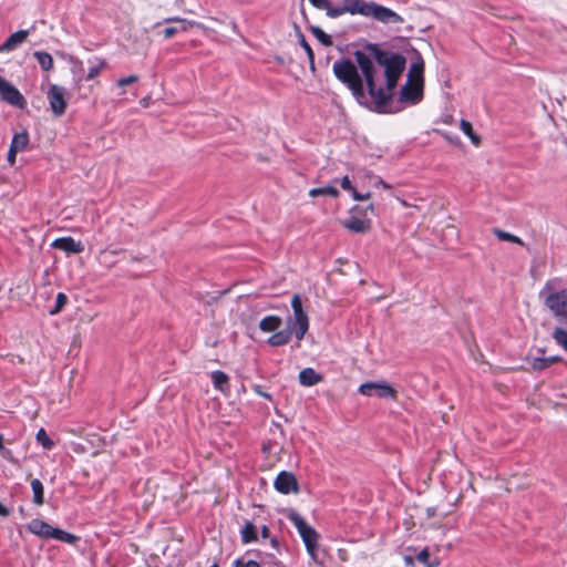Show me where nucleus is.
<instances>
[{
	"label": "nucleus",
	"mask_w": 567,
	"mask_h": 567,
	"mask_svg": "<svg viewBox=\"0 0 567 567\" xmlns=\"http://www.w3.org/2000/svg\"><path fill=\"white\" fill-rule=\"evenodd\" d=\"M354 59L357 65L348 59L334 61L332 70L336 78L351 91L360 105L383 112L405 69L404 56L378 52L374 62L364 52L355 51Z\"/></svg>",
	"instance_id": "1"
},
{
	"label": "nucleus",
	"mask_w": 567,
	"mask_h": 567,
	"mask_svg": "<svg viewBox=\"0 0 567 567\" xmlns=\"http://www.w3.org/2000/svg\"><path fill=\"white\" fill-rule=\"evenodd\" d=\"M336 9L329 12V18H338L342 14L350 13L352 16L360 14L367 18H373L381 23H402L403 18L384 6L373 1L367 2L364 0H342V6L334 7Z\"/></svg>",
	"instance_id": "2"
},
{
	"label": "nucleus",
	"mask_w": 567,
	"mask_h": 567,
	"mask_svg": "<svg viewBox=\"0 0 567 567\" xmlns=\"http://www.w3.org/2000/svg\"><path fill=\"white\" fill-rule=\"evenodd\" d=\"M27 530L43 539H56L68 544H74L79 539L74 534L56 528L47 522L34 518L25 525Z\"/></svg>",
	"instance_id": "3"
},
{
	"label": "nucleus",
	"mask_w": 567,
	"mask_h": 567,
	"mask_svg": "<svg viewBox=\"0 0 567 567\" xmlns=\"http://www.w3.org/2000/svg\"><path fill=\"white\" fill-rule=\"evenodd\" d=\"M545 291H549L544 298L545 307L554 318L567 326V290L550 291V282L548 281L540 291V296H544Z\"/></svg>",
	"instance_id": "4"
},
{
	"label": "nucleus",
	"mask_w": 567,
	"mask_h": 567,
	"mask_svg": "<svg viewBox=\"0 0 567 567\" xmlns=\"http://www.w3.org/2000/svg\"><path fill=\"white\" fill-rule=\"evenodd\" d=\"M288 518L297 528L302 542L305 543L308 554L313 560H316L319 534L313 527L307 524V522L297 512H290L288 514Z\"/></svg>",
	"instance_id": "5"
},
{
	"label": "nucleus",
	"mask_w": 567,
	"mask_h": 567,
	"mask_svg": "<svg viewBox=\"0 0 567 567\" xmlns=\"http://www.w3.org/2000/svg\"><path fill=\"white\" fill-rule=\"evenodd\" d=\"M291 307L293 316L287 320L288 328L293 331V334L298 341L302 340L309 329V318L303 311L302 301L298 293L291 298Z\"/></svg>",
	"instance_id": "6"
},
{
	"label": "nucleus",
	"mask_w": 567,
	"mask_h": 567,
	"mask_svg": "<svg viewBox=\"0 0 567 567\" xmlns=\"http://www.w3.org/2000/svg\"><path fill=\"white\" fill-rule=\"evenodd\" d=\"M359 392L367 396L396 399V391L386 382H367L359 386Z\"/></svg>",
	"instance_id": "7"
},
{
	"label": "nucleus",
	"mask_w": 567,
	"mask_h": 567,
	"mask_svg": "<svg viewBox=\"0 0 567 567\" xmlns=\"http://www.w3.org/2000/svg\"><path fill=\"white\" fill-rule=\"evenodd\" d=\"M66 91L63 86L51 84L48 91L50 109L55 116L64 114L66 109Z\"/></svg>",
	"instance_id": "8"
},
{
	"label": "nucleus",
	"mask_w": 567,
	"mask_h": 567,
	"mask_svg": "<svg viewBox=\"0 0 567 567\" xmlns=\"http://www.w3.org/2000/svg\"><path fill=\"white\" fill-rule=\"evenodd\" d=\"M423 96V83L422 81H415L408 79L406 83L400 90V102L416 104L422 100Z\"/></svg>",
	"instance_id": "9"
},
{
	"label": "nucleus",
	"mask_w": 567,
	"mask_h": 567,
	"mask_svg": "<svg viewBox=\"0 0 567 567\" xmlns=\"http://www.w3.org/2000/svg\"><path fill=\"white\" fill-rule=\"evenodd\" d=\"M274 486L281 494H289L291 492L298 493L299 491L295 475L286 471H282L277 475Z\"/></svg>",
	"instance_id": "10"
},
{
	"label": "nucleus",
	"mask_w": 567,
	"mask_h": 567,
	"mask_svg": "<svg viewBox=\"0 0 567 567\" xmlns=\"http://www.w3.org/2000/svg\"><path fill=\"white\" fill-rule=\"evenodd\" d=\"M0 94L11 105L23 107L25 104V100L18 89L4 80H0Z\"/></svg>",
	"instance_id": "11"
},
{
	"label": "nucleus",
	"mask_w": 567,
	"mask_h": 567,
	"mask_svg": "<svg viewBox=\"0 0 567 567\" xmlns=\"http://www.w3.org/2000/svg\"><path fill=\"white\" fill-rule=\"evenodd\" d=\"M52 247L68 254H80L84 250V245L81 241L74 240L72 237L56 238L52 243Z\"/></svg>",
	"instance_id": "12"
},
{
	"label": "nucleus",
	"mask_w": 567,
	"mask_h": 567,
	"mask_svg": "<svg viewBox=\"0 0 567 567\" xmlns=\"http://www.w3.org/2000/svg\"><path fill=\"white\" fill-rule=\"evenodd\" d=\"M29 35L28 30H19L12 33L1 45L0 52L12 51L22 44Z\"/></svg>",
	"instance_id": "13"
},
{
	"label": "nucleus",
	"mask_w": 567,
	"mask_h": 567,
	"mask_svg": "<svg viewBox=\"0 0 567 567\" xmlns=\"http://www.w3.org/2000/svg\"><path fill=\"white\" fill-rule=\"evenodd\" d=\"M322 381V375L312 368H306L299 373V382L303 386H312Z\"/></svg>",
	"instance_id": "14"
},
{
	"label": "nucleus",
	"mask_w": 567,
	"mask_h": 567,
	"mask_svg": "<svg viewBox=\"0 0 567 567\" xmlns=\"http://www.w3.org/2000/svg\"><path fill=\"white\" fill-rule=\"evenodd\" d=\"M210 378L216 390L225 394L229 392V378L225 372L219 370L213 371Z\"/></svg>",
	"instance_id": "15"
},
{
	"label": "nucleus",
	"mask_w": 567,
	"mask_h": 567,
	"mask_svg": "<svg viewBox=\"0 0 567 567\" xmlns=\"http://www.w3.org/2000/svg\"><path fill=\"white\" fill-rule=\"evenodd\" d=\"M344 228L353 231V233H365L369 230V221L358 218V217H350L348 220L343 223Z\"/></svg>",
	"instance_id": "16"
},
{
	"label": "nucleus",
	"mask_w": 567,
	"mask_h": 567,
	"mask_svg": "<svg viewBox=\"0 0 567 567\" xmlns=\"http://www.w3.org/2000/svg\"><path fill=\"white\" fill-rule=\"evenodd\" d=\"M292 333L293 331H291L290 328L287 330L275 331V333L268 338L267 342L272 347L287 344L290 341Z\"/></svg>",
	"instance_id": "17"
},
{
	"label": "nucleus",
	"mask_w": 567,
	"mask_h": 567,
	"mask_svg": "<svg viewBox=\"0 0 567 567\" xmlns=\"http://www.w3.org/2000/svg\"><path fill=\"white\" fill-rule=\"evenodd\" d=\"M282 324V320L278 316H267L259 322V329L264 332H275Z\"/></svg>",
	"instance_id": "18"
},
{
	"label": "nucleus",
	"mask_w": 567,
	"mask_h": 567,
	"mask_svg": "<svg viewBox=\"0 0 567 567\" xmlns=\"http://www.w3.org/2000/svg\"><path fill=\"white\" fill-rule=\"evenodd\" d=\"M241 542L249 544L257 540V528L251 522H246L240 530Z\"/></svg>",
	"instance_id": "19"
},
{
	"label": "nucleus",
	"mask_w": 567,
	"mask_h": 567,
	"mask_svg": "<svg viewBox=\"0 0 567 567\" xmlns=\"http://www.w3.org/2000/svg\"><path fill=\"white\" fill-rule=\"evenodd\" d=\"M30 485H31V488H32V492H33V503L35 505H42L44 503V489H43V484L41 483L40 480L38 478H33L31 482H30Z\"/></svg>",
	"instance_id": "20"
},
{
	"label": "nucleus",
	"mask_w": 567,
	"mask_h": 567,
	"mask_svg": "<svg viewBox=\"0 0 567 567\" xmlns=\"http://www.w3.org/2000/svg\"><path fill=\"white\" fill-rule=\"evenodd\" d=\"M28 144L29 135L25 131H22L13 135L10 146L18 152H22L27 148Z\"/></svg>",
	"instance_id": "21"
},
{
	"label": "nucleus",
	"mask_w": 567,
	"mask_h": 567,
	"mask_svg": "<svg viewBox=\"0 0 567 567\" xmlns=\"http://www.w3.org/2000/svg\"><path fill=\"white\" fill-rule=\"evenodd\" d=\"M33 55L43 71L48 72L53 69V58L50 53L44 51H35L33 52Z\"/></svg>",
	"instance_id": "22"
},
{
	"label": "nucleus",
	"mask_w": 567,
	"mask_h": 567,
	"mask_svg": "<svg viewBox=\"0 0 567 567\" xmlns=\"http://www.w3.org/2000/svg\"><path fill=\"white\" fill-rule=\"evenodd\" d=\"M165 22H178V23H181V31H186L188 29V25H189L188 22H186L185 20L179 19V18H167V19H165ZM178 31H179V29H177L175 27H167V28L164 29V37L166 39H169V38L174 37Z\"/></svg>",
	"instance_id": "23"
},
{
	"label": "nucleus",
	"mask_w": 567,
	"mask_h": 567,
	"mask_svg": "<svg viewBox=\"0 0 567 567\" xmlns=\"http://www.w3.org/2000/svg\"><path fill=\"white\" fill-rule=\"evenodd\" d=\"M460 127H461L462 132L466 136H468V138L475 146H478L481 144V137L474 133L472 124L468 121L462 120Z\"/></svg>",
	"instance_id": "24"
},
{
	"label": "nucleus",
	"mask_w": 567,
	"mask_h": 567,
	"mask_svg": "<svg viewBox=\"0 0 567 567\" xmlns=\"http://www.w3.org/2000/svg\"><path fill=\"white\" fill-rule=\"evenodd\" d=\"M557 346L563 348L567 352V330L561 327L555 328L551 334Z\"/></svg>",
	"instance_id": "25"
},
{
	"label": "nucleus",
	"mask_w": 567,
	"mask_h": 567,
	"mask_svg": "<svg viewBox=\"0 0 567 567\" xmlns=\"http://www.w3.org/2000/svg\"><path fill=\"white\" fill-rule=\"evenodd\" d=\"M309 195L311 197H317L321 195L337 197L339 195V190L334 186H324L310 189Z\"/></svg>",
	"instance_id": "26"
},
{
	"label": "nucleus",
	"mask_w": 567,
	"mask_h": 567,
	"mask_svg": "<svg viewBox=\"0 0 567 567\" xmlns=\"http://www.w3.org/2000/svg\"><path fill=\"white\" fill-rule=\"evenodd\" d=\"M493 234L499 239V240H503V241H509V243H514V244H517V245H524L523 240L511 234V233H507V231H504L502 229H498V228H494L493 229Z\"/></svg>",
	"instance_id": "27"
},
{
	"label": "nucleus",
	"mask_w": 567,
	"mask_h": 567,
	"mask_svg": "<svg viewBox=\"0 0 567 567\" xmlns=\"http://www.w3.org/2000/svg\"><path fill=\"white\" fill-rule=\"evenodd\" d=\"M37 442L41 444L44 450H52L54 446V442L49 437L47 431L44 429H40L37 433Z\"/></svg>",
	"instance_id": "28"
},
{
	"label": "nucleus",
	"mask_w": 567,
	"mask_h": 567,
	"mask_svg": "<svg viewBox=\"0 0 567 567\" xmlns=\"http://www.w3.org/2000/svg\"><path fill=\"white\" fill-rule=\"evenodd\" d=\"M106 66V62L102 59H95V63H93L85 76L86 80H93L96 78L100 72Z\"/></svg>",
	"instance_id": "29"
},
{
	"label": "nucleus",
	"mask_w": 567,
	"mask_h": 567,
	"mask_svg": "<svg viewBox=\"0 0 567 567\" xmlns=\"http://www.w3.org/2000/svg\"><path fill=\"white\" fill-rule=\"evenodd\" d=\"M423 62L413 63L410 68L408 79L423 82Z\"/></svg>",
	"instance_id": "30"
},
{
	"label": "nucleus",
	"mask_w": 567,
	"mask_h": 567,
	"mask_svg": "<svg viewBox=\"0 0 567 567\" xmlns=\"http://www.w3.org/2000/svg\"><path fill=\"white\" fill-rule=\"evenodd\" d=\"M311 32L323 45H332L331 37L323 32L319 27H312Z\"/></svg>",
	"instance_id": "31"
},
{
	"label": "nucleus",
	"mask_w": 567,
	"mask_h": 567,
	"mask_svg": "<svg viewBox=\"0 0 567 567\" xmlns=\"http://www.w3.org/2000/svg\"><path fill=\"white\" fill-rule=\"evenodd\" d=\"M298 38H299L300 45L302 47V49H305V51L308 55L311 69H315V54H313L311 47L309 45V43L307 42V40L302 33H299Z\"/></svg>",
	"instance_id": "32"
},
{
	"label": "nucleus",
	"mask_w": 567,
	"mask_h": 567,
	"mask_svg": "<svg viewBox=\"0 0 567 567\" xmlns=\"http://www.w3.org/2000/svg\"><path fill=\"white\" fill-rule=\"evenodd\" d=\"M68 302V297L65 296V293L63 292H59L56 295V299H55V306L54 308L50 311V315H56L59 313L62 308L66 305Z\"/></svg>",
	"instance_id": "33"
},
{
	"label": "nucleus",
	"mask_w": 567,
	"mask_h": 567,
	"mask_svg": "<svg viewBox=\"0 0 567 567\" xmlns=\"http://www.w3.org/2000/svg\"><path fill=\"white\" fill-rule=\"evenodd\" d=\"M310 3L320 10H324L326 14L329 17V12L333 9H336L333 6H331L329 0H309Z\"/></svg>",
	"instance_id": "34"
},
{
	"label": "nucleus",
	"mask_w": 567,
	"mask_h": 567,
	"mask_svg": "<svg viewBox=\"0 0 567 567\" xmlns=\"http://www.w3.org/2000/svg\"><path fill=\"white\" fill-rule=\"evenodd\" d=\"M529 365L534 371H543V370L549 368L547 364L546 358H534L529 362Z\"/></svg>",
	"instance_id": "35"
},
{
	"label": "nucleus",
	"mask_w": 567,
	"mask_h": 567,
	"mask_svg": "<svg viewBox=\"0 0 567 567\" xmlns=\"http://www.w3.org/2000/svg\"><path fill=\"white\" fill-rule=\"evenodd\" d=\"M417 560L420 563H423L425 564L427 567H435L437 566V564H430L429 563V559H430V553L427 551V549H423L421 550L417 556H416Z\"/></svg>",
	"instance_id": "36"
},
{
	"label": "nucleus",
	"mask_w": 567,
	"mask_h": 567,
	"mask_svg": "<svg viewBox=\"0 0 567 567\" xmlns=\"http://www.w3.org/2000/svg\"><path fill=\"white\" fill-rule=\"evenodd\" d=\"M137 81H138V76L137 75H128V76L118 79L117 80V85L118 86H126V85L133 84V83H135Z\"/></svg>",
	"instance_id": "37"
},
{
	"label": "nucleus",
	"mask_w": 567,
	"mask_h": 567,
	"mask_svg": "<svg viewBox=\"0 0 567 567\" xmlns=\"http://www.w3.org/2000/svg\"><path fill=\"white\" fill-rule=\"evenodd\" d=\"M351 194H352L353 199H355V200H365V199H369L371 196L370 193L360 194L355 189H353L351 192Z\"/></svg>",
	"instance_id": "38"
},
{
	"label": "nucleus",
	"mask_w": 567,
	"mask_h": 567,
	"mask_svg": "<svg viewBox=\"0 0 567 567\" xmlns=\"http://www.w3.org/2000/svg\"><path fill=\"white\" fill-rule=\"evenodd\" d=\"M341 187L346 190H349V192H352L354 188L349 179V176H344L342 179H341Z\"/></svg>",
	"instance_id": "39"
},
{
	"label": "nucleus",
	"mask_w": 567,
	"mask_h": 567,
	"mask_svg": "<svg viewBox=\"0 0 567 567\" xmlns=\"http://www.w3.org/2000/svg\"><path fill=\"white\" fill-rule=\"evenodd\" d=\"M19 152L10 146L8 152V162L13 165L16 163V156Z\"/></svg>",
	"instance_id": "40"
},
{
	"label": "nucleus",
	"mask_w": 567,
	"mask_h": 567,
	"mask_svg": "<svg viewBox=\"0 0 567 567\" xmlns=\"http://www.w3.org/2000/svg\"><path fill=\"white\" fill-rule=\"evenodd\" d=\"M254 391H255L258 395H260V396H262V398H265V399H268V400H270V399H271V395H270L269 393H267V392H264V391L261 390V386H260V385H255V386H254Z\"/></svg>",
	"instance_id": "41"
},
{
	"label": "nucleus",
	"mask_w": 567,
	"mask_h": 567,
	"mask_svg": "<svg viewBox=\"0 0 567 567\" xmlns=\"http://www.w3.org/2000/svg\"><path fill=\"white\" fill-rule=\"evenodd\" d=\"M0 453L2 455L3 458L12 462L13 461V456H12V452L8 449H3V450H0Z\"/></svg>",
	"instance_id": "42"
},
{
	"label": "nucleus",
	"mask_w": 567,
	"mask_h": 567,
	"mask_svg": "<svg viewBox=\"0 0 567 567\" xmlns=\"http://www.w3.org/2000/svg\"><path fill=\"white\" fill-rule=\"evenodd\" d=\"M546 361H547L548 367H550V365H553V364H555L557 362H560L561 358L558 357V355L547 357Z\"/></svg>",
	"instance_id": "43"
},
{
	"label": "nucleus",
	"mask_w": 567,
	"mask_h": 567,
	"mask_svg": "<svg viewBox=\"0 0 567 567\" xmlns=\"http://www.w3.org/2000/svg\"><path fill=\"white\" fill-rule=\"evenodd\" d=\"M374 179H375V185H381L385 189L391 188V186L388 183H385L382 178H380L379 176H375Z\"/></svg>",
	"instance_id": "44"
},
{
	"label": "nucleus",
	"mask_w": 567,
	"mask_h": 567,
	"mask_svg": "<svg viewBox=\"0 0 567 567\" xmlns=\"http://www.w3.org/2000/svg\"><path fill=\"white\" fill-rule=\"evenodd\" d=\"M243 567H261L256 560H248L246 564L243 563Z\"/></svg>",
	"instance_id": "45"
},
{
	"label": "nucleus",
	"mask_w": 567,
	"mask_h": 567,
	"mask_svg": "<svg viewBox=\"0 0 567 567\" xmlns=\"http://www.w3.org/2000/svg\"><path fill=\"white\" fill-rule=\"evenodd\" d=\"M0 515L4 516V517L9 515L8 508L1 502H0Z\"/></svg>",
	"instance_id": "46"
},
{
	"label": "nucleus",
	"mask_w": 567,
	"mask_h": 567,
	"mask_svg": "<svg viewBox=\"0 0 567 567\" xmlns=\"http://www.w3.org/2000/svg\"><path fill=\"white\" fill-rule=\"evenodd\" d=\"M269 534H270L269 528L266 525H264L262 528H261V536H262V538H268Z\"/></svg>",
	"instance_id": "47"
},
{
	"label": "nucleus",
	"mask_w": 567,
	"mask_h": 567,
	"mask_svg": "<svg viewBox=\"0 0 567 567\" xmlns=\"http://www.w3.org/2000/svg\"><path fill=\"white\" fill-rule=\"evenodd\" d=\"M270 544H271V546H272L274 548H277V547H278V545H279V543H278L277 538H271V539H270Z\"/></svg>",
	"instance_id": "48"
},
{
	"label": "nucleus",
	"mask_w": 567,
	"mask_h": 567,
	"mask_svg": "<svg viewBox=\"0 0 567 567\" xmlns=\"http://www.w3.org/2000/svg\"><path fill=\"white\" fill-rule=\"evenodd\" d=\"M234 566L235 567H243V560L241 559H236L235 563H234Z\"/></svg>",
	"instance_id": "49"
},
{
	"label": "nucleus",
	"mask_w": 567,
	"mask_h": 567,
	"mask_svg": "<svg viewBox=\"0 0 567 567\" xmlns=\"http://www.w3.org/2000/svg\"><path fill=\"white\" fill-rule=\"evenodd\" d=\"M4 446H3V436L2 434H0V450H3Z\"/></svg>",
	"instance_id": "50"
},
{
	"label": "nucleus",
	"mask_w": 567,
	"mask_h": 567,
	"mask_svg": "<svg viewBox=\"0 0 567 567\" xmlns=\"http://www.w3.org/2000/svg\"><path fill=\"white\" fill-rule=\"evenodd\" d=\"M71 61L78 63L80 66L82 65V63L78 59L71 58Z\"/></svg>",
	"instance_id": "51"
},
{
	"label": "nucleus",
	"mask_w": 567,
	"mask_h": 567,
	"mask_svg": "<svg viewBox=\"0 0 567 567\" xmlns=\"http://www.w3.org/2000/svg\"><path fill=\"white\" fill-rule=\"evenodd\" d=\"M209 567H218V564H216V563H215V564H213V565H212V566H209Z\"/></svg>",
	"instance_id": "52"
}]
</instances>
